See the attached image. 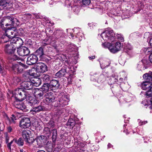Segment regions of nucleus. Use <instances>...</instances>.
<instances>
[{
    "instance_id": "de8ad7c7",
    "label": "nucleus",
    "mask_w": 152,
    "mask_h": 152,
    "mask_svg": "<svg viewBox=\"0 0 152 152\" xmlns=\"http://www.w3.org/2000/svg\"><path fill=\"white\" fill-rule=\"evenodd\" d=\"M116 36L118 39L121 42H123L124 39L123 37L120 34H118L116 35Z\"/></svg>"
},
{
    "instance_id": "473e14b6",
    "label": "nucleus",
    "mask_w": 152,
    "mask_h": 152,
    "mask_svg": "<svg viewBox=\"0 0 152 152\" xmlns=\"http://www.w3.org/2000/svg\"><path fill=\"white\" fill-rule=\"evenodd\" d=\"M10 39V37H8L6 34L3 35L1 37V41L2 43H7L9 41V39Z\"/></svg>"
},
{
    "instance_id": "72a5a7b5",
    "label": "nucleus",
    "mask_w": 152,
    "mask_h": 152,
    "mask_svg": "<svg viewBox=\"0 0 152 152\" xmlns=\"http://www.w3.org/2000/svg\"><path fill=\"white\" fill-rule=\"evenodd\" d=\"M142 103L145 106L148 105H152V96H150L148 99L146 103L145 102V101L144 100L142 101Z\"/></svg>"
},
{
    "instance_id": "3c124183",
    "label": "nucleus",
    "mask_w": 152,
    "mask_h": 152,
    "mask_svg": "<svg viewBox=\"0 0 152 152\" xmlns=\"http://www.w3.org/2000/svg\"><path fill=\"white\" fill-rule=\"evenodd\" d=\"M105 62H104V65H103V64H100L101 67L102 69L104 68L105 67L109 65L110 64V63H109L107 64H105Z\"/></svg>"
},
{
    "instance_id": "9b49d317",
    "label": "nucleus",
    "mask_w": 152,
    "mask_h": 152,
    "mask_svg": "<svg viewBox=\"0 0 152 152\" xmlns=\"http://www.w3.org/2000/svg\"><path fill=\"white\" fill-rule=\"evenodd\" d=\"M31 125V122L29 118H22L20 123V126L22 128L26 129L28 128Z\"/></svg>"
},
{
    "instance_id": "49530a36",
    "label": "nucleus",
    "mask_w": 152,
    "mask_h": 152,
    "mask_svg": "<svg viewBox=\"0 0 152 152\" xmlns=\"http://www.w3.org/2000/svg\"><path fill=\"white\" fill-rule=\"evenodd\" d=\"M4 136L5 138L6 143H8L9 139V136L8 133H4Z\"/></svg>"
},
{
    "instance_id": "1a4fd4ad",
    "label": "nucleus",
    "mask_w": 152,
    "mask_h": 152,
    "mask_svg": "<svg viewBox=\"0 0 152 152\" xmlns=\"http://www.w3.org/2000/svg\"><path fill=\"white\" fill-rule=\"evenodd\" d=\"M10 43H11L12 45L17 48L22 45L23 42L20 38L15 36L12 38Z\"/></svg>"
},
{
    "instance_id": "6e6d98bb",
    "label": "nucleus",
    "mask_w": 152,
    "mask_h": 152,
    "mask_svg": "<svg viewBox=\"0 0 152 152\" xmlns=\"http://www.w3.org/2000/svg\"><path fill=\"white\" fill-rule=\"evenodd\" d=\"M14 6H15L16 8H17L18 7V6H15V3H13L12 5V6H11L10 7H13Z\"/></svg>"
},
{
    "instance_id": "052dcab7",
    "label": "nucleus",
    "mask_w": 152,
    "mask_h": 152,
    "mask_svg": "<svg viewBox=\"0 0 152 152\" xmlns=\"http://www.w3.org/2000/svg\"><path fill=\"white\" fill-rule=\"evenodd\" d=\"M108 148H111L112 146V145L110 143H109L107 145Z\"/></svg>"
},
{
    "instance_id": "6e6552de",
    "label": "nucleus",
    "mask_w": 152,
    "mask_h": 152,
    "mask_svg": "<svg viewBox=\"0 0 152 152\" xmlns=\"http://www.w3.org/2000/svg\"><path fill=\"white\" fill-rule=\"evenodd\" d=\"M17 143L19 146H22L23 145L24 142L23 140L21 138H19L18 140L15 139H13L10 143L7 144V148L10 151L11 149H13V148H12V146L14 145V143Z\"/></svg>"
},
{
    "instance_id": "ea45409f",
    "label": "nucleus",
    "mask_w": 152,
    "mask_h": 152,
    "mask_svg": "<svg viewBox=\"0 0 152 152\" xmlns=\"http://www.w3.org/2000/svg\"><path fill=\"white\" fill-rule=\"evenodd\" d=\"M105 80V77L103 75H100L97 80V82L99 83H101L104 81Z\"/></svg>"
},
{
    "instance_id": "e433bc0d",
    "label": "nucleus",
    "mask_w": 152,
    "mask_h": 152,
    "mask_svg": "<svg viewBox=\"0 0 152 152\" xmlns=\"http://www.w3.org/2000/svg\"><path fill=\"white\" fill-rule=\"evenodd\" d=\"M7 1H8V0H0V5L8 7L10 5V3Z\"/></svg>"
},
{
    "instance_id": "6ab92c4d",
    "label": "nucleus",
    "mask_w": 152,
    "mask_h": 152,
    "mask_svg": "<svg viewBox=\"0 0 152 152\" xmlns=\"http://www.w3.org/2000/svg\"><path fill=\"white\" fill-rule=\"evenodd\" d=\"M146 62V61L145 60H143L141 61H140L137 64V69L142 71L147 69V66L145 64Z\"/></svg>"
},
{
    "instance_id": "bb28decb",
    "label": "nucleus",
    "mask_w": 152,
    "mask_h": 152,
    "mask_svg": "<svg viewBox=\"0 0 152 152\" xmlns=\"http://www.w3.org/2000/svg\"><path fill=\"white\" fill-rule=\"evenodd\" d=\"M102 45L103 47L107 48L111 52H112V50H114L116 48L115 45H114L113 46V44H110V43L106 45H105V43H103Z\"/></svg>"
},
{
    "instance_id": "f704fd0d",
    "label": "nucleus",
    "mask_w": 152,
    "mask_h": 152,
    "mask_svg": "<svg viewBox=\"0 0 152 152\" xmlns=\"http://www.w3.org/2000/svg\"><path fill=\"white\" fill-rule=\"evenodd\" d=\"M52 138L53 141H55L57 137V131L56 129H54L52 130Z\"/></svg>"
},
{
    "instance_id": "c85d7f7f",
    "label": "nucleus",
    "mask_w": 152,
    "mask_h": 152,
    "mask_svg": "<svg viewBox=\"0 0 152 152\" xmlns=\"http://www.w3.org/2000/svg\"><path fill=\"white\" fill-rule=\"evenodd\" d=\"M35 55L37 56H39L41 58L42 56L44 55V52L43 49L42 48L40 47L37 49L35 52Z\"/></svg>"
},
{
    "instance_id": "0eeeda50",
    "label": "nucleus",
    "mask_w": 152,
    "mask_h": 152,
    "mask_svg": "<svg viewBox=\"0 0 152 152\" xmlns=\"http://www.w3.org/2000/svg\"><path fill=\"white\" fill-rule=\"evenodd\" d=\"M9 23H6V27L9 26L8 28H12L19 25V22L18 20L16 18L11 16H8Z\"/></svg>"
},
{
    "instance_id": "13d9d810",
    "label": "nucleus",
    "mask_w": 152,
    "mask_h": 152,
    "mask_svg": "<svg viewBox=\"0 0 152 152\" xmlns=\"http://www.w3.org/2000/svg\"><path fill=\"white\" fill-rule=\"evenodd\" d=\"M150 46L152 47V38L150 39L149 41Z\"/></svg>"
},
{
    "instance_id": "aec40b11",
    "label": "nucleus",
    "mask_w": 152,
    "mask_h": 152,
    "mask_svg": "<svg viewBox=\"0 0 152 152\" xmlns=\"http://www.w3.org/2000/svg\"><path fill=\"white\" fill-rule=\"evenodd\" d=\"M17 31L16 29H7L6 31V34L12 38L15 36L17 34Z\"/></svg>"
},
{
    "instance_id": "ddd939ff",
    "label": "nucleus",
    "mask_w": 152,
    "mask_h": 152,
    "mask_svg": "<svg viewBox=\"0 0 152 152\" xmlns=\"http://www.w3.org/2000/svg\"><path fill=\"white\" fill-rule=\"evenodd\" d=\"M17 52L19 56H27L30 53L29 50L26 47L18 48Z\"/></svg>"
},
{
    "instance_id": "4c0bfd02",
    "label": "nucleus",
    "mask_w": 152,
    "mask_h": 152,
    "mask_svg": "<svg viewBox=\"0 0 152 152\" xmlns=\"http://www.w3.org/2000/svg\"><path fill=\"white\" fill-rule=\"evenodd\" d=\"M43 109L42 107L39 105L37 107L33 108L32 110L35 112H38L42 111Z\"/></svg>"
},
{
    "instance_id": "9d476101",
    "label": "nucleus",
    "mask_w": 152,
    "mask_h": 152,
    "mask_svg": "<svg viewBox=\"0 0 152 152\" xmlns=\"http://www.w3.org/2000/svg\"><path fill=\"white\" fill-rule=\"evenodd\" d=\"M35 67L36 71L38 72L43 73L47 70V66L42 62L37 63Z\"/></svg>"
},
{
    "instance_id": "a211bd4d",
    "label": "nucleus",
    "mask_w": 152,
    "mask_h": 152,
    "mask_svg": "<svg viewBox=\"0 0 152 152\" xmlns=\"http://www.w3.org/2000/svg\"><path fill=\"white\" fill-rule=\"evenodd\" d=\"M50 89L51 90L58 89L59 86L58 81L56 80H51L49 84Z\"/></svg>"
},
{
    "instance_id": "2f4dec72",
    "label": "nucleus",
    "mask_w": 152,
    "mask_h": 152,
    "mask_svg": "<svg viewBox=\"0 0 152 152\" xmlns=\"http://www.w3.org/2000/svg\"><path fill=\"white\" fill-rule=\"evenodd\" d=\"M28 100L29 102L32 105H34L37 103V100L35 98H34L31 96H29Z\"/></svg>"
},
{
    "instance_id": "f8f14e48",
    "label": "nucleus",
    "mask_w": 152,
    "mask_h": 152,
    "mask_svg": "<svg viewBox=\"0 0 152 152\" xmlns=\"http://www.w3.org/2000/svg\"><path fill=\"white\" fill-rule=\"evenodd\" d=\"M32 91L35 97L40 99L43 98L44 93L42 90L38 88H34Z\"/></svg>"
},
{
    "instance_id": "5fc2aeb1",
    "label": "nucleus",
    "mask_w": 152,
    "mask_h": 152,
    "mask_svg": "<svg viewBox=\"0 0 152 152\" xmlns=\"http://www.w3.org/2000/svg\"><path fill=\"white\" fill-rule=\"evenodd\" d=\"M111 79L113 80H114L115 82H117L118 81V77L115 78L114 77H112L111 78Z\"/></svg>"
},
{
    "instance_id": "864d4df0",
    "label": "nucleus",
    "mask_w": 152,
    "mask_h": 152,
    "mask_svg": "<svg viewBox=\"0 0 152 152\" xmlns=\"http://www.w3.org/2000/svg\"><path fill=\"white\" fill-rule=\"evenodd\" d=\"M8 131L10 132L12 131V128L10 126H9L7 128Z\"/></svg>"
},
{
    "instance_id": "c03bdc74",
    "label": "nucleus",
    "mask_w": 152,
    "mask_h": 152,
    "mask_svg": "<svg viewBox=\"0 0 152 152\" xmlns=\"http://www.w3.org/2000/svg\"><path fill=\"white\" fill-rule=\"evenodd\" d=\"M13 81L14 83L16 84L21 81V79L20 77H15L13 79Z\"/></svg>"
},
{
    "instance_id": "a878e982",
    "label": "nucleus",
    "mask_w": 152,
    "mask_h": 152,
    "mask_svg": "<svg viewBox=\"0 0 152 152\" xmlns=\"http://www.w3.org/2000/svg\"><path fill=\"white\" fill-rule=\"evenodd\" d=\"M50 88V85L48 83H44L41 88V90L44 93L47 92L49 91Z\"/></svg>"
},
{
    "instance_id": "393cba45",
    "label": "nucleus",
    "mask_w": 152,
    "mask_h": 152,
    "mask_svg": "<svg viewBox=\"0 0 152 152\" xmlns=\"http://www.w3.org/2000/svg\"><path fill=\"white\" fill-rule=\"evenodd\" d=\"M32 82L33 86L36 87L39 86L41 83V80L39 78H34L32 80Z\"/></svg>"
},
{
    "instance_id": "774afa93",
    "label": "nucleus",
    "mask_w": 152,
    "mask_h": 152,
    "mask_svg": "<svg viewBox=\"0 0 152 152\" xmlns=\"http://www.w3.org/2000/svg\"><path fill=\"white\" fill-rule=\"evenodd\" d=\"M70 34H71V36L72 37H73V36L72 34H71L70 33Z\"/></svg>"
},
{
    "instance_id": "39448f33",
    "label": "nucleus",
    "mask_w": 152,
    "mask_h": 152,
    "mask_svg": "<svg viewBox=\"0 0 152 152\" xmlns=\"http://www.w3.org/2000/svg\"><path fill=\"white\" fill-rule=\"evenodd\" d=\"M16 48L12 45L11 43H6L4 45V51L8 55H12L14 54Z\"/></svg>"
},
{
    "instance_id": "cd10ccee",
    "label": "nucleus",
    "mask_w": 152,
    "mask_h": 152,
    "mask_svg": "<svg viewBox=\"0 0 152 152\" xmlns=\"http://www.w3.org/2000/svg\"><path fill=\"white\" fill-rule=\"evenodd\" d=\"M75 124V121L72 119H69L68 121L66 124L67 126H68V128H73Z\"/></svg>"
},
{
    "instance_id": "4468645a",
    "label": "nucleus",
    "mask_w": 152,
    "mask_h": 152,
    "mask_svg": "<svg viewBox=\"0 0 152 152\" xmlns=\"http://www.w3.org/2000/svg\"><path fill=\"white\" fill-rule=\"evenodd\" d=\"M38 60V57L36 55H31L27 58L26 63L28 65H32L36 63Z\"/></svg>"
},
{
    "instance_id": "e2e57ef3",
    "label": "nucleus",
    "mask_w": 152,
    "mask_h": 152,
    "mask_svg": "<svg viewBox=\"0 0 152 152\" xmlns=\"http://www.w3.org/2000/svg\"><path fill=\"white\" fill-rule=\"evenodd\" d=\"M27 15H28V16H29V17H28L29 18H31L30 14H27Z\"/></svg>"
},
{
    "instance_id": "c9c22d12",
    "label": "nucleus",
    "mask_w": 152,
    "mask_h": 152,
    "mask_svg": "<svg viewBox=\"0 0 152 152\" xmlns=\"http://www.w3.org/2000/svg\"><path fill=\"white\" fill-rule=\"evenodd\" d=\"M15 107L18 109L23 110L25 109L26 106L23 103H18L17 104L15 105Z\"/></svg>"
},
{
    "instance_id": "69168bd1",
    "label": "nucleus",
    "mask_w": 152,
    "mask_h": 152,
    "mask_svg": "<svg viewBox=\"0 0 152 152\" xmlns=\"http://www.w3.org/2000/svg\"><path fill=\"white\" fill-rule=\"evenodd\" d=\"M119 80H120V81H123V78H120Z\"/></svg>"
},
{
    "instance_id": "c756f323",
    "label": "nucleus",
    "mask_w": 152,
    "mask_h": 152,
    "mask_svg": "<svg viewBox=\"0 0 152 152\" xmlns=\"http://www.w3.org/2000/svg\"><path fill=\"white\" fill-rule=\"evenodd\" d=\"M66 73L65 69H62L56 74V76L58 77H61L63 76Z\"/></svg>"
},
{
    "instance_id": "5701e85b",
    "label": "nucleus",
    "mask_w": 152,
    "mask_h": 152,
    "mask_svg": "<svg viewBox=\"0 0 152 152\" xmlns=\"http://www.w3.org/2000/svg\"><path fill=\"white\" fill-rule=\"evenodd\" d=\"M79 30L80 31V30L79 28H75L73 29H72V30H73V32H75V34H77L76 37L78 38L79 40H81L83 38L84 36L81 32L77 33Z\"/></svg>"
},
{
    "instance_id": "7c9ffc66",
    "label": "nucleus",
    "mask_w": 152,
    "mask_h": 152,
    "mask_svg": "<svg viewBox=\"0 0 152 152\" xmlns=\"http://www.w3.org/2000/svg\"><path fill=\"white\" fill-rule=\"evenodd\" d=\"M116 48L115 49L112 50V53H115L119 51L121 49V44L119 42H117L116 43L115 45Z\"/></svg>"
},
{
    "instance_id": "680f3d73",
    "label": "nucleus",
    "mask_w": 152,
    "mask_h": 152,
    "mask_svg": "<svg viewBox=\"0 0 152 152\" xmlns=\"http://www.w3.org/2000/svg\"><path fill=\"white\" fill-rule=\"evenodd\" d=\"M37 152H45V151L43 150H39Z\"/></svg>"
},
{
    "instance_id": "b1692460",
    "label": "nucleus",
    "mask_w": 152,
    "mask_h": 152,
    "mask_svg": "<svg viewBox=\"0 0 152 152\" xmlns=\"http://www.w3.org/2000/svg\"><path fill=\"white\" fill-rule=\"evenodd\" d=\"M8 16L4 17L1 20L0 26L2 27H4V26H6V23H9Z\"/></svg>"
},
{
    "instance_id": "dca6fc26",
    "label": "nucleus",
    "mask_w": 152,
    "mask_h": 152,
    "mask_svg": "<svg viewBox=\"0 0 152 152\" xmlns=\"http://www.w3.org/2000/svg\"><path fill=\"white\" fill-rule=\"evenodd\" d=\"M45 101L48 103L54 102L55 99V97L53 93L51 92L47 93L45 95Z\"/></svg>"
},
{
    "instance_id": "423d86ee",
    "label": "nucleus",
    "mask_w": 152,
    "mask_h": 152,
    "mask_svg": "<svg viewBox=\"0 0 152 152\" xmlns=\"http://www.w3.org/2000/svg\"><path fill=\"white\" fill-rule=\"evenodd\" d=\"M69 101V96L65 94H63L62 96L60 97L58 101L59 104L58 106L64 107L68 104Z\"/></svg>"
},
{
    "instance_id": "37998d69",
    "label": "nucleus",
    "mask_w": 152,
    "mask_h": 152,
    "mask_svg": "<svg viewBox=\"0 0 152 152\" xmlns=\"http://www.w3.org/2000/svg\"><path fill=\"white\" fill-rule=\"evenodd\" d=\"M75 14H77L80 10V7L77 6H74L72 8Z\"/></svg>"
},
{
    "instance_id": "4be33fe9",
    "label": "nucleus",
    "mask_w": 152,
    "mask_h": 152,
    "mask_svg": "<svg viewBox=\"0 0 152 152\" xmlns=\"http://www.w3.org/2000/svg\"><path fill=\"white\" fill-rule=\"evenodd\" d=\"M143 78L144 79L147 80L148 81H152V72L149 71L148 73L143 75Z\"/></svg>"
},
{
    "instance_id": "bf43d9fd",
    "label": "nucleus",
    "mask_w": 152,
    "mask_h": 152,
    "mask_svg": "<svg viewBox=\"0 0 152 152\" xmlns=\"http://www.w3.org/2000/svg\"><path fill=\"white\" fill-rule=\"evenodd\" d=\"M71 78H69L68 79V83H69L70 84L72 83V81H71Z\"/></svg>"
},
{
    "instance_id": "8fccbe9b",
    "label": "nucleus",
    "mask_w": 152,
    "mask_h": 152,
    "mask_svg": "<svg viewBox=\"0 0 152 152\" xmlns=\"http://www.w3.org/2000/svg\"><path fill=\"white\" fill-rule=\"evenodd\" d=\"M138 121L139 123V125H143L144 124H145L146 123H147V121H141L140 120L138 119Z\"/></svg>"
},
{
    "instance_id": "a19ab883",
    "label": "nucleus",
    "mask_w": 152,
    "mask_h": 152,
    "mask_svg": "<svg viewBox=\"0 0 152 152\" xmlns=\"http://www.w3.org/2000/svg\"><path fill=\"white\" fill-rule=\"evenodd\" d=\"M132 48L129 45H128L125 49L124 51L128 54H130L132 52Z\"/></svg>"
},
{
    "instance_id": "f03ea898",
    "label": "nucleus",
    "mask_w": 152,
    "mask_h": 152,
    "mask_svg": "<svg viewBox=\"0 0 152 152\" xmlns=\"http://www.w3.org/2000/svg\"><path fill=\"white\" fill-rule=\"evenodd\" d=\"M142 89L146 91L145 92L146 96V102L150 96H152V82L145 81L141 83Z\"/></svg>"
},
{
    "instance_id": "09e8293b",
    "label": "nucleus",
    "mask_w": 152,
    "mask_h": 152,
    "mask_svg": "<svg viewBox=\"0 0 152 152\" xmlns=\"http://www.w3.org/2000/svg\"><path fill=\"white\" fill-rule=\"evenodd\" d=\"M49 38H46L45 40L43 41V42L46 45H48L50 43V42L49 41Z\"/></svg>"
},
{
    "instance_id": "338daca9",
    "label": "nucleus",
    "mask_w": 152,
    "mask_h": 152,
    "mask_svg": "<svg viewBox=\"0 0 152 152\" xmlns=\"http://www.w3.org/2000/svg\"><path fill=\"white\" fill-rule=\"evenodd\" d=\"M2 70V68H1V66L0 65V72H1Z\"/></svg>"
},
{
    "instance_id": "20e7f679",
    "label": "nucleus",
    "mask_w": 152,
    "mask_h": 152,
    "mask_svg": "<svg viewBox=\"0 0 152 152\" xmlns=\"http://www.w3.org/2000/svg\"><path fill=\"white\" fill-rule=\"evenodd\" d=\"M26 68V66L20 62L13 64L12 66V70L16 73H21L24 69Z\"/></svg>"
},
{
    "instance_id": "7ed1b4c3",
    "label": "nucleus",
    "mask_w": 152,
    "mask_h": 152,
    "mask_svg": "<svg viewBox=\"0 0 152 152\" xmlns=\"http://www.w3.org/2000/svg\"><path fill=\"white\" fill-rule=\"evenodd\" d=\"M13 94L16 100L20 101L23 100L27 97L26 93L22 88L16 89Z\"/></svg>"
},
{
    "instance_id": "f3484780",
    "label": "nucleus",
    "mask_w": 152,
    "mask_h": 152,
    "mask_svg": "<svg viewBox=\"0 0 152 152\" xmlns=\"http://www.w3.org/2000/svg\"><path fill=\"white\" fill-rule=\"evenodd\" d=\"M31 134L30 131L28 130H23L22 133V136L24 140L28 143H30V135Z\"/></svg>"
},
{
    "instance_id": "f257e3e1",
    "label": "nucleus",
    "mask_w": 152,
    "mask_h": 152,
    "mask_svg": "<svg viewBox=\"0 0 152 152\" xmlns=\"http://www.w3.org/2000/svg\"><path fill=\"white\" fill-rule=\"evenodd\" d=\"M115 36V33L111 29H108L105 30L104 32H102L101 36L104 41L105 45H107L110 42H113L115 39L114 37Z\"/></svg>"
},
{
    "instance_id": "412c9836",
    "label": "nucleus",
    "mask_w": 152,
    "mask_h": 152,
    "mask_svg": "<svg viewBox=\"0 0 152 152\" xmlns=\"http://www.w3.org/2000/svg\"><path fill=\"white\" fill-rule=\"evenodd\" d=\"M22 85L24 88L27 90H30L32 88L33 84L32 81H25L22 83Z\"/></svg>"
},
{
    "instance_id": "58836bf2",
    "label": "nucleus",
    "mask_w": 152,
    "mask_h": 152,
    "mask_svg": "<svg viewBox=\"0 0 152 152\" xmlns=\"http://www.w3.org/2000/svg\"><path fill=\"white\" fill-rule=\"evenodd\" d=\"M42 78L44 81L48 82L50 79V77L48 75L44 74L42 75Z\"/></svg>"
},
{
    "instance_id": "a18cd8bd",
    "label": "nucleus",
    "mask_w": 152,
    "mask_h": 152,
    "mask_svg": "<svg viewBox=\"0 0 152 152\" xmlns=\"http://www.w3.org/2000/svg\"><path fill=\"white\" fill-rule=\"evenodd\" d=\"M10 123H15V121L16 120V119L14 115H12V117L10 118V119H8Z\"/></svg>"
},
{
    "instance_id": "2eb2a0df",
    "label": "nucleus",
    "mask_w": 152,
    "mask_h": 152,
    "mask_svg": "<svg viewBox=\"0 0 152 152\" xmlns=\"http://www.w3.org/2000/svg\"><path fill=\"white\" fill-rule=\"evenodd\" d=\"M37 144L39 147H41L45 145L46 141V137L43 135L38 136L36 138Z\"/></svg>"
},
{
    "instance_id": "79ce46f5",
    "label": "nucleus",
    "mask_w": 152,
    "mask_h": 152,
    "mask_svg": "<svg viewBox=\"0 0 152 152\" xmlns=\"http://www.w3.org/2000/svg\"><path fill=\"white\" fill-rule=\"evenodd\" d=\"M143 50L145 53L147 55H150L152 52V49L151 48H145Z\"/></svg>"
},
{
    "instance_id": "4d7b16f0",
    "label": "nucleus",
    "mask_w": 152,
    "mask_h": 152,
    "mask_svg": "<svg viewBox=\"0 0 152 152\" xmlns=\"http://www.w3.org/2000/svg\"><path fill=\"white\" fill-rule=\"evenodd\" d=\"M89 58L90 59H91V60L95 58V56H89Z\"/></svg>"
},
{
    "instance_id": "0e129e2a",
    "label": "nucleus",
    "mask_w": 152,
    "mask_h": 152,
    "mask_svg": "<svg viewBox=\"0 0 152 152\" xmlns=\"http://www.w3.org/2000/svg\"><path fill=\"white\" fill-rule=\"evenodd\" d=\"M149 34V33H146L145 34L144 36H146V35H148V34Z\"/></svg>"
},
{
    "instance_id": "603ef678",
    "label": "nucleus",
    "mask_w": 152,
    "mask_h": 152,
    "mask_svg": "<svg viewBox=\"0 0 152 152\" xmlns=\"http://www.w3.org/2000/svg\"><path fill=\"white\" fill-rule=\"evenodd\" d=\"M12 56V57H11V59H12L13 60H16L18 59V57L17 56L15 55H13V54H12V55H11Z\"/></svg>"
}]
</instances>
